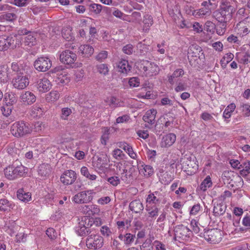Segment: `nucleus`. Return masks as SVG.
<instances>
[{
  "instance_id": "nucleus-10",
  "label": "nucleus",
  "mask_w": 250,
  "mask_h": 250,
  "mask_svg": "<svg viewBox=\"0 0 250 250\" xmlns=\"http://www.w3.org/2000/svg\"><path fill=\"white\" fill-rule=\"evenodd\" d=\"M205 239L210 243H218L221 240V234L217 229H213L205 231L204 233Z\"/></svg>"
},
{
  "instance_id": "nucleus-7",
  "label": "nucleus",
  "mask_w": 250,
  "mask_h": 250,
  "mask_svg": "<svg viewBox=\"0 0 250 250\" xmlns=\"http://www.w3.org/2000/svg\"><path fill=\"white\" fill-rule=\"evenodd\" d=\"M17 40L16 36H2L0 37V50L4 51L7 50L10 47H16L17 44Z\"/></svg>"
},
{
  "instance_id": "nucleus-42",
  "label": "nucleus",
  "mask_w": 250,
  "mask_h": 250,
  "mask_svg": "<svg viewBox=\"0 0 250 250\" xmlns=\"http://www.w3.org/2000/svg\"><path fill=\"white\" fill-rule=\"evenodd\" d=\"M104 8L106 9V12L107 13L110 14L112 13L114 16L117 18H121V17L123 16V13L121 11L117 9L114 7L110 8L104 7Z\"/></svg>"
},
{
  "instance_id": "nucleus-39",
  "label": "nucleus",
  "mask_w": 250,
  "mask_h": 250,
  "mask_svg": "<svg viewBox=\"0 0 250 250\" xmlns=\"http://www.w3.org/2000/svg\"><path fill=\"white\" fill-rule=\"evenodd\" d=\"M81 174L91 180H95L97 176L95 174H91L89 173L88 168L86 167H83L81 169Z\"/></svg>"
},
{
  "instance_id": "nucleus-27",
  "label": "nucleus",
  "mask_w": 250,
  "mask_h": 250,
  "mask_svg": "<svg viewBox=\"0 0 250 250\" xmlns=\"http://www.w3.org/2000/svg\"><path fill=\"white\" fill-rule=\"evenodd\" d=\"M135 237V235L128 233L125 235L120 234L118 238L121 240L124 241L125 245H129L134 241Z\"/></svg>"
},
{
  "instance_id": "nucleus-61",
  "label": "nucleus",
  "mask_w": 250,
  "mask_h": 250,
  "mask_svg": "<svg viewBox=\"0 0 250 250\" xmlns=\"http://www.w3.org/2000/svg\"><path fill=\"white\" fill-rule=\"evenodd\" d=\"M230 164L231 167L234 168H236L238 169H240L241 167L240 165H241L240 163L238 160H230L229 162Z\"/></svg>"
},
{
  "instance_id": "nucleus-30",
  "label": "nucleus",
  "mask_w": 250,
  "mask_h": 250,
  "mask_svg": "<svg viewBox=\"0 0 250 250\" xmlns=\"http://www.w3.org/2000/svg\"><path fill=\"white\" fill-rule=\"evenodd\" d=\"M107 165L106 159L99 157L97 161L93 162V166L100 170H103Z\"/></svg>"
},
{
  "instance_id": "nucleus-40",
  "label": "nucleus",
  "mask_w": 250,
  "mask_h": 250,
  "mask_svg": "<svg viewBox=\"0 0 250 250\" xmlns=\"http://www.w3.org/2000/svg\"><path fill=\"white\" fill-rule=\"evenodd\" d=\"M117 67L119 72L127 73L130 70L131 66L129 63H119Z\"/></svg>"
},
{
  "instance_id": "nucleus-41",
  "label": "nucleus",
  "mask_w": 250,
  "mask_h": 250,
  "mask_svg": "<svg viewBox=\"0 0 250 250\" xmlns=\"http://www.w3.org/2000/svg\"><path fill=\"white\" fill-rule=\"evenodd\" d=\"M24 42L25 45L32 46L36 45L37 43L36 39L33 35L30 34L25 38Z\"/></svg>"
},
{
  "instance_id": "nucleus-24",
  "label": "nucleus",
  "mask_w": 250,
  "mask_h": 250,
  "mask_svg": "<svg viewBox=\"0 0 250 250\" xmlns=\"http://www.w3.org/2000/svg\"><path fill=\"white\" fill-rule=\"evenodd\" d=\"M139 169L140 174H144L145 177H149L153 173V168L149 165L142 166Z\"/></svg>"
},
{
  "instance_id": "nucleus-21",
  "label": "nucleus",
  "mask_w": 250,
  "mask_h": 250,
  "mask_svg": "<svg viewBox=\"0 0 250 250\" xmlns=\"http://www.w3.org/2000/svg\"><path fill=\"white\" fill-rule=\"evenodd\" d=\"M8 66L7 64L0 65V81L5 83L8 81Z\"/></svg>"
},
{
  "instance_id": "nucleus-58",
  "label": "nucleus",
  "mask_w": 250,
  "mask_h": 250,
  "mask_svg": "<svg viewBox=\"0 0 250 250\" xmlns=\"http://www.w3.org/2000/svg\"><path fill=\"white\" fill-rule=\"evenodd\" d=\"M46 234L51 239H54L56 237V232L53 228L48 229L46 230Z\"/></svg>"
},
{
  "instance_id": "nucleus-46",
  "label": "nucleus",
  "mask_w": 250,
  "mask_h": 250,
  "mask_svg": "<svg viewBox=\"0 0 250 250\" xmlns=\"http://www.w3.org/2000/svg\"><path fill=\"white\" fill-rule=\"evenodd\" d=\"M45 127V125L41 122H37L34 124L35 131L37 132H42Z\"/></svg>"
},
{
  "instance_id": "nucleus-3",
  "label": "nucleus",
  "mask_w": 250,
  "mask_h": 250,
  "mask_svg": "<svg viewBox=\"0 0 250 250\" xmlns=\"http://www.w3.org/2000/svg\"><path fill=\"white\" fill-rule=\"evenodd\" d=\"M25 167L21 164L18 165L16 163H14L11 166L4 169V174L7 179L13 180L19 176H22L25 173Z\"/></svg>"
},
{
  "instance_id": "nucleus-36",
  "label": "nucleus",
  "mask_w": 250,
  "mask_h": 250,
  "mask_svg": "<svg viewBox=\"0 0 250 250\" xmlns=\"http://www.w3.org/2000/svg\"><path fill=\"white\" fill-rule=\"evenodd\" d=\"M120 147L126 151L131 158L135 159L136 158V154L134 152L132 147L129 145L125 143Z\"/></svg>"
},
{
  "instance_id": "nucleus-20",
  "label": "nucleus",
  "mask_w": 250,
  "mask_h": 250,
  "mask_svg": "<svg viewBox=\"0 0 250 250\" xmlns=\"http://www.w3.org/2000/svg\"><path fill=\"white\" fill-rule=\"evenodd\" d=\"M38 173L42 177H45L49 175L51 172L50 167L48 164H42L38 167Z\"/></svg>"
},
{
  "instance_id": "nucleus-33",
  "label": "nucleus",
  "mask_w": 250,
  "mask_h": 250,
  "mask_svg": "<svg viewBox=\"0 0 250 250\" xmlns=\"http://www.w3.org/2000/svg\"><path fill=\"white\" fill-rule=\"evenodd\" d=\"M52 63H34L35 68L39 72H45L49 70Z\"/></svg>"
},
{
  "instance_id": "nucleus-51",
  "label": "nucleus",
  "mask_w": 250,
  "mask_h": 250,
  "mask_svg": "<svg viewBox=\"0 0 250 250\" xmlns=\"http://www.w3.org/2000/svg\"><path fill=\"white\" fill-rule=\"evenodd\" d=\"M71 109L70 108L66 107L63 108L62 109V116L61 117L63 120H66L67 117L71 113Z\"/></svg>"
},
{
  "instance_id": "nucleus-28",
  "label": "nucleus",
  "mask_w": 250,
  "mask_h": 250,
  "mask_svg": "<svg viewBox=\"0 0 250 250\" xmlns=\"http://www.w3.org/2000/svg\"><path fill=\"white\" fill-rule=\"evenodd\" d=\"M146 209L148 213V216L149 217L153 218L158 215L159 208L156 207L155 205H146Z\"/></svg>"
},
{
  "instance_id": "nucleus-14",
  "label": "nucleus",
  "mask_w": 250,
  "mask_h": 250,
  "mask_svg": "<svg viewBox=\"0 0 250 250\" xmlns=\"http://www.w3.org/2000/svg\"><path fill=\"white\" fill-rule=\"evenodd\" d=\"M50 81L46 78L40 79L37 82V88L40 92H45L51 88Z\"/></svg>"
},
{
  "instance_id": "nucleus-22",
  "label": "nucleus",
  "mask_w": 250,
  "mask_h": 250,
  "mask_svg": "<svg viewBox=\"0 0 250 250\" xmlns=\"http://www.w3.org/2000/svg\"><path fill=\"white\" fill-rule=\"evenodd\" d=\"M4 99L7 106H11L15 104L17 102V97L14 93H7L5 95Z\"/></svg>"
},
{
  "instance_id": "nucleus-54",
  "label": "nucleus",
  "mask_w": 250,
  "mask_h": 250,
  "mask_svg": "<svg viewBox=\"0 0 250 250\" xmlns=\"http://www.w3.org/2000/svg\"><path fill=\"white\" fill-rule=\"evenodd\" d=\"M3 18L7 21H13L17 18L16 15L13 13H7L3 15Z\"/></svg>"
},
{
  "instance_id": "nucleus-9",
  "label": "nucleus",
  "mask_w": 250,
  "mask_h": 250,
  "mask_svg": "<svg viewBox=\"0 0 250 250\" xmlns=\"http://www.w3.org/2000/svg\"><path fill=\"white\" fill-rule=\"evenodd\" d=\"M77 177L75 171L72 170H66L61 175L60 181L64 185L68 186L74 183Z\"/></svg>"
},
{
  "instance_id": "nucleus-49",
  "label": "nucleus",
  "mask_w": 250,
  "mask_h": 250,
  "mask_svg": "<svg viewBox=\"0 0 250 250\" xmlns=\"http://www.w3.org/2000/svg\"><path fill=\"white\" fill-rule=\"evenodd\" d=\"M99 72L101 74L105 75L108 72V68L107 65L105 63H100L97 65Z\"/></svg>"
},
{
  "instance_id": "nucleus-62",
  "label": "nucleus",
  "mask_w": 250,
  "mask_h": 250,
  "mask_svg": "<svg viewBox=\"0 0 250 250\" xmlns=\"http://www.w3.org/2000/svg\"><path fill=\"white\" fill-rule=\"evenodd\" d=\"M137 134L140 137L144 139H146L149 136L148 131L147 130H139L137 132Z\"/></svg>"
},
{
  "instance_id": "nucleus-6",
  "label": "nucleus",
  "mask_w": 250,
  "mask_h": 250,
  "mask_svg": "<svg viewBox=\"0 0 250 250\" xmlns=\"http://www.w3.org/2000/svg\"><path fill=\"white\" fill-rule=\"evenodd\" d=\"M91 190H84L75 194L72 201L76 204H87L90 202L93 199Z\"/></svg>"
},
{
  "instance_id": "nucleus-26",
  "label": "nucleus",
  "mask_w": 250,
  "mask_h": 250,
  "mask_svg": "<svg viewBox=\"0 0 250 250\" xmlns=\"http://www.w3.org/2000/svg\"><path fill=\"white\" fill-rule=\"evenodd\" d=\"M143 22L144 26L143 27V30L145 32H147L149 27L153 24V18L150 15L146 14L144 17Z\"/></svg>"
},
{
  "instance_id": "nucleus-8",
  "label": "nucleus",
  "mask_w": 250,
  "mask_h": 250,
  "mask_svg": "<svg viewBox=\"0 0 250 250\" xmlns=\"http://www.w3.org/2000/svg\"><path fill=\"white\" fill-rule=\"evenodd\" d=\"M12 83L15 88L23 89L28 85L29 81L27 76L18 74L13 79Z\"/></svg>"
},
{
  "instance_id": "nucleus-45",
  "label": "nucleus",
  "mask_w": 250,
  "mask_h": 250,
  "mask_svg": "<svg viewBox=\"0 0 250 250\" xmlns=\"http://www.w3.org/2000/svg\"><path fill=\"white\" fill-rule=\"evenodd\" d=\"M140 83V79L138 77H132L129 79L128 84L130 87H138L139 86Z\"/></svg>"
},
{
  "instance_id": "nucleus-2",
  "label": "nucleus",
  "mask_w": 250,
  "mask_h": 250,
  "mask_svg": "<svg viewBox=\"0 0 250 250\" xmlns=\"http://www.w3.org/2000/svg\"><path fill=\"white\" fill-rule=\"evenodd\" d=\"M32 128L30 125L23 121L15 122L11 126L10 132L16 138H21L30 134Z\"/></svg>"
},
{
  "instance_id": "nucleus-53",
  "label": "nucleus",
  "mask_w": 250,
  "mask_h": 250,
  "mask_svg": "<svg viewBox=\"0 0 250 250\" xmlns=\"http://www.w3.org/2000/svg\"><path fill=\"white\" fill-rule=\"evenodd\" d=\"M243 62H250V56L247 53H241L238 55Z\"/></svg>"
},
{
  "instance_id": "nucleus-29",
  "label": "nucleus",
  "mask_w": 250,
  "mask_h": 250,
  "mask_svg": "<svg viewBox=\"0 0 250 250\" xmlns=\"http://www.w3.org/2000/svg\"><path fill=\"white\" fill-rule=\"evenodd\" d=\"M14 205L9 202L7 199L0 200V210L3 211L10 210L13 208Z\"/></svg>"
},
{
  "instance_id": "nucleus-16",
  "label": "nucleus",
  "mask_w": 250,
  "mask_h": 250,
  "mask_svg": "<svg viewBox=\"0 0 250 250\" xmlns=\"http://www.w3.org/2000/svg\"><path fill=\"white\" fill-rule=\"evenodd\" d=\"M21 99L24 104L29 105L36 101V97L31 92L26 91L21 95Z\"/></svg>"
},
{
  "instance_id": "nucleus-56",
  "label": "nucleus",
  "mask_w": 250,
  "mask_h": 250,
  "mask_svg": "<svg viewBox=\"0 0 250 250\" xmlns=\"http://www.w3.org/2000/svg\"><path fill=\"white\" fill-rule=\"evenodd\" d=\"M35 54L33 53H27L25 52V54L24 55L23 57V59H24L25 61H27V62L33 61L34 59ZM21 61H24V60H21Z\"/></svg>"
},
{
  "instance_id": "nucleus-25",
  "label": "nucleus",
  "mask_w": 250,
  "mask_h": 250,
  "mask_svg": "<svg viewBox=\"0 0 250 250\" xmlns=\"http://www.w3.org/2000/svg\"><path fill=\"white\" fill-rule=\"evenodd\" d=\"M241 169L240 174L243 176H247L250 173V161H244L240 165Z\"/></svg>"
},
{
  "instance_id": "nucleus-38",
  "label": "nucleus",
  "mask_w": 250,
  "mask_h": 250,
  "mask_svg": "<svg viewBox=\"0 0 250 250\" xmlns=\"http://www.w3.org/2000/svg\"><path fill=\"white\" fill-rule=\"evenodd\" d=\"M212 186V182L209 176H207L200 185V189L205 191L207 188H210Z\"/></svg>"
},
{
  "instance_id": "nucleus-18",
  "label": "nucleus",
  "mask_w": 250,
  "mask_h": 250,
  "mask_svg": "<svg viewBox=\"0 0 250 250\" xmlns=\"http://www.w3.org/2000/svg\"><path fill=\"white\" fill-rule=\"evenodd\" d=\"M160 192L158 191L149 194L146 199V205H151V206H153L158 203L160 202V200L158 198Z\"/></svg>"
},
{
  "instance_id": "nucleus-52",
  "label": "nucleus",
  "mask_w": 250,
  "mask_h": 250,
  "mask_svg": "<svg viewBox=\"0 0 250 250\" xmlns=\"http://www.w3.org/2000/svg\"><path fill=\"white\" fill-rule=\"evenodd\" d=\"M241 110L244 113L245 116H250V105L247 104H242L240 105Z\"/></svg>"
},
{
  "instance_id": "nucleus-44",
  "label": "nucleus",
  "mask_w": 250,
  "mask_h": 250,
  "mask_svg": "<svg viewBox=\"0 0 250 250\" xmlns=\"http://www.w3.org/2000/svg\"><path fill=\"white\" fill-rule=\"evenodd\" d=\"M113 157L117 160H122L124 158L125 154L120 149H115L112 151Z\"/></svg>"
},
{
  "instance_id": "nucleus-12",
  "label": "nucleus",
  "mask_w": 250,
  "mask_h": 250,
  "mask_svg": "<svg viewBox=\"0 0 250 250\" xmlns=\"http://www.w3.org/2000/svg\"><path fill=\"white\" fill-rule=\"evenodd\" d=\"M60 59L62 62H73L76 61L77 56L72 51L66 50L60 55Z\"/></svg>"
},
{
  "instance_id": "nucleus-35",
  "label": "nucleus",
  "mask_w": 250,
  "mask_h": 250,
  "mask_svg": "<svg viewBox=\"0 0 250 250\" xmlns=\"http://www.w3.org/2000/svg\"><path fill=\"white\" fill-rule=\"evenodd\" d=\"M102 7L103 6L101 4L92 3L88 5V10L90 12L98 15L101 13Z\"/></svg>"
},
{
  "instance_id": "nucleus-17",
  "label": "nucleus",
  "mask_w": 250,
  "mask_h": 250,
  "mask_svg": "<svg viewBox=\"0 0 250 250\" xmlns=\"http://www.w3.org/2000/svg\"><path fill=\"white\" fill-rule=\"evenodd\" d=\"M129 209L135 213H139L144 209V206L139 200H134L129 204Z\"/></svg>"
},
{
  "instance_id": "nucleus-15",
  "label": "nucleus",
  "mask_w": 250,
  "mask_h": 250,
  "mask_svg": "<svg viewBox=\"0 0 250 250\" xmlns=\"http://www.w3.org/2000/svg\"><path fill=\"white\" fill-rule=\"evenodd\" d=\"M157 110L151 109L147 110L143 117V120L150 125L154 124L155 122V118Z\"/></svg>"
},
{
  "instance_id": "nucleus-47",
  "label": "nucleus",
  "mask_w": 250,
  "mask_h": 250,
  "mask_svg": "<svg viewBox=\"0 0 250 250\" xmlns=\"http://www.w3.org/2000/svg\"><path fill=\"white\" fill-rule=\"evenodd\" d=\"M123 52L127 55H131L134 52L133 46L131 44L125 45L122 48Z\"/></svg>"
},
{
  "instance_id": "nucleus-60",
  "label": "nucleus",
  "mask_w": 250,
  "mask_h": 250,
  "mask_svg": "<svg viewBox=\"0 0 250 250\" xmlns=\"http://www.w3.org/2000/svg\"><path fill=\"white\" fill-rule=\"evenodd\" d=\"M161 104L163 105L171 106L173 105L172 101L171 100H170L169 98H167V97L163 98L161 99Z\"/></svg>"
},
{
  "instance_id": "nucleus-5",
  "label": "nucleus",
  "mask_w": 250,
  "mask_h": 250,
  "mask_svg": "<svg viewBox=\"0 0 250 250\" xmlns=\"http://www.w3.org/2000/svg\"><path fill=\"white\" fill-rule=\"evenodd\" d=\"M85 243L87 247L91 249H99L104 244L103 238L98 235L94 230L86 238Z\"/></svg>"
},
{
  "instance_id": "nucleus-32",
  "label": "nucleus",
  "mask_w": 250,
  "mask_h": 250,
  "mask_svg": "<svg viewBox=\"0 0 250 250\" xmlns=\"http://www.w3.org/2000/svg\"><path fill=\"white\" fill-rule=\"evenodd\" d=\"M226 207L223 203L217 204L214 206L213 213L216 216L222 215L226 211Z\"/></svg>"
},
{
  "instance_id": "nucleus-11",
  "label": "nucleus",
  "mask_w": 250,
  "mask_h": 250,
  "mask_svg": "<svg viewBox=\"0 0 250 250\" xmlns=\"http://www.w3.org/2000/svg\"><path fill=\"white\" fill-rule=\"evenodd\" d=\"M174 239L176 240V238L185 239L186 237L188 236L190 234L189 229L183 225H178L175 227L174 229Z\"/></svg>"
},
{
  "instance_id": "nucleus-43",
  "label": "nucleus",
  "mask_w": 250,
  "mask_h": 250,
  "mask_svg": "<svg viewBox=\"0 0 250 250\" xmlns=\"http://www.w3.org/2000/svg\"><path fill=\"white\" fill-rule=\"evenodd\" d=\"M108 104L112 107H116L121 106V102L119 99L112 96L109 98Z\"/></svg>"
},
{
  "instance_id": "nucleus-55",
  "label": "nucleus",
  "mask_w": 250,
  "mask_h": 250,
  "mask_svg": "<svg viewBox=\"0 0 250 250\" xmlns=\"http://www.w3.org/2000/svg\"><path fill=\"white\" fill-rule=\"evenodd\" d=\"M234 55L232 53H229L226 54L223 59L221 60V62H229L233 59Z\"/></svg>"
},
{
  "instance_id": "nucleus-31",
  "label": "nucleus",
  "mask_w": 250,
  "mask_h": 250,
  "mask_svg": "<svg viewBox=\"0 0 250 250\" xmlns=\"http://www.w3.org/2000/svg\"><path fill=\"white\" fill-rule=\"evenodd\" d=\"M60 97V94L57 91L52 90L45 96L47 102H53L57 100Z\"/></svg>"
},
{
  "instance_id": "nucleus-57",
  "label": "nucleus",
  "mask_w": 250,
  "mask_h": 250,
  "mask_svg": "<svg viewBox=\"0 0 250 250\" xmlns=\"http://www.w3.org/2000/svg\"><path fill=\"white\" fill-rule=\"evenodd\" d=\"M28 0H14L13 4L19 7L25 6L28 4Z\"/></svg>"
},
{
  "instance_id": "nucleus-19",
  "label": "nucleus",
  "mask_w": 250,
  "mask_h": 250,
  "mask_svg": "<svg viewBox=\"0 0 250 250\" xmlns=\"http://www.w3.org/2000/svg\"><path fill=\"white\" fill-rule=\"evenodd\" d=\"M79 52L83 57L88 58L93 53L94 49L89 45H82L79 47Z\"/></svg>"
},
{
  "instance_id": "nucleus-63",
  "label": "nucleus",
  "mask_w": 250,
  "mask_h": 250,
  "mask_svg": "<svg viewBox=\"0 0 250 250\" xmlns=\"http://www.w3.org/2000/svg\"><path fill=\"white\" fill-rule=\"evenodd\" d=\"M90 207L91 205H84L81 208L82 212L89 215H91Z\"/></svg>"
},
{
  "instance_id": "nucleus-4",
  "label": "nucleus",
  "mask_w": 250,
  "mask_h": 250,
  "mask_svg": "<svg viewBox=\"0 0 250 250\" xmlns=\"http://www.w3.org/2000/svg\"><path fill=\"white\" fill-rule=\"evenodd\" d=\"M92 223L90 219L87 216L82 218L78 226L76 227V232L81 236H88L94 230L91 229Z\"/></svg>"
},
{
  "instance_id": "nucleus-37",
  "label": "nucleus",
  "mask_w": 250,
  "mask_h": 250,
  "mask_svg": "<svg viewBox=\"0 0 250 250\" xmlns=\"http://www.w3.org/2000/svg\"><path fill=\"white\" fill-rule=\"evenodd\" d=\"M43 111V109L38 105H35L32 108L30 114L34 117H40Z\"/></svg>"
},
{
  "instance_id": "nucleus-1",
  "label": "nucleus",
  "mask_w": 250,
  "mask_h": 250,
  "mask_svg": "<svg viewBox=\"0 0 250 250\" xmlns=\"http://www.w3.org/2000/svg\"><path fill=\"white\" fill-rule=\"evenodd\" d=\"M235 11L234 7L229 3H224L218 10L213 12V17L220 22L227 23L231 20Z\"/></svg>"
},
{
  "instance_id": "nucleus-50",
  "label": "nucleus",
  "mask_w": 250,
  "mask_h": 250,
  "mask_svg": "<svg viewBox=\"0 0 250 250\" xmlns=\"http://www.w3.org/2000/svg\"><path fill=\"white\" fill-rule=\"evenodd\" d=\"M107 180L111 185L113 186H117L120 183L119 178L115 176L108 178Z\"/></svg>"
},
{
  "instance_id": "nucleus-23",
  "label": "nucleus",
  "mask_w": 250,
  "mask_h": 250,
  "mask_svg": "<svg viewBox=\"0 0 250 250\" xmlns=\"http://www.w3.org/2000/svg\"><path fill=\"white\" fill-rule=\"evenodd\" d=\"M18 198L24 202L29 201L31 198V194L29 192H25L23 189H20L17 191Z\"/></svg>"
},
{
  "instance_id": "nucleus-59",
  "label": "nucleus",
  "mask_w": 250,
  "mask_h": 250,
  "mask_svg": "<svg viewBox=\"0 0 250 250\" xmlns=\"http://www.w3.org/2000/svg\"><path fill=\"white\" fill-rule=\"evenodd\" d=\"M129 119L130 118L129 116L127 115H124L122 116L118 117L116 119V123L117 124L123 123L124 122H127Z\"/></svg>"
},
{
  "instance_id": "nucleus-48",
  "label": "nucleus",
  "mask_w": 250,
  "mask_h": 250,
  "mask_svg": "<svg viewBox=\"0 0 250 250\" xmlns=\"http://www.w3.org/2000/svg\"><path fill=\"white\" fill-rule=\"evenodd\" d=\"M108 52L106 51H102L96 56V60L99 62H103L107 58Z\"/></svg>"
},
{
  "instance_id": "nucleus-13",
  "label": "nucleus",
  "mask_w": 250,
  "mask_h": 250,
  "mask_svg": "<svg viewBox=\"0 0 250 250\" xmlns=\"http://www.w3.org/2000/svg\"><path fill=\"white\" fill-rule=\"evenodd\" d=\"M176 140V135L173 133H169L162 138L161 146L163 147H168L172 146Z\"/></svg>"
},
{
  "instance_id": "nucleus-64",
  "label": "nucleus",
  "mask_w": 250,
  "mask_h": 250,
  "mask_svg": "<svg viewBox=\"0 0 250 250\" xmlns=\"http://www.w3.org/2000/svg\"><path fill=\"white\" fill-rule=\"evenodd\" d=\"M201 118L204 121L211 120L213 118L211 114L206 112H204L201 114Z\"/></svg>"
},
{
  "instance_id": "nucleus-34",
  "label": "nucleus",
  "mask_w": 250,
  "mask_h": 250,
  "mask_svg": "<svg viewBox=\"0 0 250 250\" xmlns=\"http://www.w3.org/2000/svg\"><path fill=\"white\" fill-rule=\"evenodd\" d=\"M184 75V70L182 69H176L173 74L168 77V81L171 84L174 83V79Z\"/></svg>"
}]
</instances>
